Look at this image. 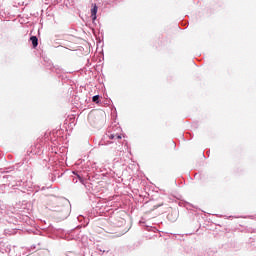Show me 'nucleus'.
I'll return each instance as SVG.
<instances>
[{
	"mask_svg": "<svg viewBox=\"0 0 256 256\" xmlns=\"http://www.w3.org/2000/svg\"><path fill=\"white\" fill-rule=\"evenodd\" d=\"M109 139L110 140H114V139L121 140L122 137L120 135L110 134Z\"/></svg>",
	"mask_w": 256,
	"mask_h": 256,
	"instance_id": "obj_3",
	"label": "nucleus"
},
{
	"mask_svg": "<svg viewBox=\"0 0 256 256\" xmlns=\"http://www.w3.org/2000/svg\"><path fill=\"white\" fill-rule=\"evenodd\" d=\"M98 100H99V95L93 96L92 101H93L94 103H97Z\"/></svg>",
	"mask_w": 256,
	"mask_h": 256,
	"instance_id": "obj_4",
	"label": "nucleus"
},
{
	"mask_svg": "<svg viewBox=\"0 0 256 256\" xmlns=\"http://www.w3.org/2000/svg\"><path fill=\"white\" fill-rule=\"evenodd\" d=\"M97 11H98L97 4H92L91 17H92L93 21H95V19H97Z\"/></svg>",
	"mask_w": 256,
	"mask_h": 256,
	"instance_id": "obj_1",
	"label": "nucleus"
},
{
	"mask_svg": "<svg viewBox=\"0 0 256 256\" xmlns=\"http://www.w3.org/2000/svg\"><path fill=\"white\" fill-rule=\"evenodd\" d=\"M78 179L83 183V178L80 175H77Z\"/></svg>",
	"mask_w": 256,
	"mask_h": 256,
	"instance_id": "obj_5",
	"label": "nucleus"
},
{
	"mask_svg": "<svg viewBox=\"0 0 256 256\" xmlns=\"http://www.w3.org/2000/svg\"><path fill=\"white\" fill-rule=\"evenodd\" d=\"M30 41H32V45H33L34 49L38 47V38H37V36H30Z\"/></svg>",
	"mask_w": 256,
	"mask_h": 256,
	"instance_id": "obj_2",
	"label": "nucleus"
}]
</instances>
